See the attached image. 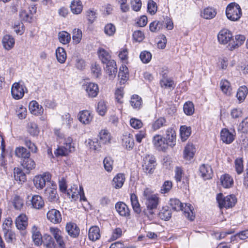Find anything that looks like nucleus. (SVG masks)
<instances>
[{
    "instance_id": "nucleus-11",
    "label": "nucleus",
    "mask_w": 248,
    "mask_h": 248,
    "mask_svg": "<svg viewBox=\"0 0 248 248\" xmlns=\"http://www.w3.org/2000/svg\"><path fill=\"white\" fill-rule=\"evenodd\" d=\"M164 139L169 146L173 148L176 144V134L175 129L172 127L168 128Z\"/></svg>"
},
{
    "instance_id": "nucleus-4",
    "label": "nucleus",
    "mask_w": 248,
    "mask_h": 248,
    "mask_svg": "<svg viewBox=\"0 0 248 248\" xmlns=\"http://www.w3.org/2000/svg\"><path fill=\"white\" fill-rule=\"evenodd\" d=\"M27 91L26 87L24 84H21L20 82H15L11 87V94L13 98L16 100L22 98L25 93Z\"/></svg>"
},
{
    "instance_id": "nucleus-38",
    "label": "nucleus",
    "mask_w": 248,
    "mask_h": 248,
    "mask_svg": "<svg viewBox=\"0 0 248 248\" xmlns=\"http://www.w3.org/2000/svg\"><path fill=\"white\" fill-rule=\"evenodd\" d=\"M70 34L65 31H60L58 33V39L60 43L63 45L68 44L71 41Z\"/></svg>"
},
{
    "instance_id": "nucleus-3",
    "label": "nucleus",
    "mask_w": 248,
    "mask_h": 248,
    "mask_svg": "<svg viewBox=\"0 0 248 248\" xmlns=\"http://www.w3.org/2000/svg\"><path fill=\"white\" fill-rule=\"evenodd\" d=\"M217 200L220 208H225L227 209L232 208L234 206L236 202V199L234 195H231L224 197L222 193L217 195Z\"/></svg>"
},
{
    "instance_id": "nucleus-8",
    "label": "nucleus",
    "mask_w": 248,
    "mask_h": 248,
    "mask_svg": "<svg viewBox=\"0 0 248 248\" xmlns=\"http://www.w3.org/2000/svg\"><path fill=\"white\" fill-rule=\"evenodd\" d=\"M157 165L155 157L152 155H146L143 159L142 169L145 170H152L155 169Z\"/></svg>"
},
{
    "instance_id": "nucleus-44",
    "label": "nucleus",
    "mask_w": 248,
    "mask_h": 248,
    "mask_svg": "<svg viewBox=\"0 0 248 248\" xmlns=\"http://www.w3.org/2000/svg\"><path fill=\"white\" fill-rule=\"evenodd\" d=\"M82 37V31L79 29H74L72 31V39L74 44L80 43Z\"/></svg>"
},
{
    "instance_id": "nucleus-17",
    "label": "nucleus",
    "mask_w": 248,
    "mask_h": 248,
    "mask_svg": "<svg viewBox=\"0 0 248 248\" xmlns=\"http://www.w3.org/2000/svg\"><path fill=\"white\" fill-rule=\"evenodd\" d=\"M115 208L119 214L124 217H129L130 215V210L127 205L123 202H118L115 204Z\"/></svg>"
},
{
    "instance_id": "nucleus-39",
    "label": "nucleus",
    "mask_w": 248,
    "mask_h": 248,
    "mask_svg": "<svg viewBox=\"0 0 248 248\" xmlns=\"http://www.w3.org/2000/svg\"><path fill=\"white\" fill-rule=\"evenodd\" d=\"M180 133L181 140L182 141H185L191 135V128L186 125H182L180 127Z\"/></svg>"
},
{
    "instance_id": "nucleus-45",
    "label": "nucleus",
    "mask_w": 248,
    "mask_h": 248,
    "mask_svg": "<svg viewBox=\"0 0 248 248\" xmlns=\"http://www.w3.org/2000/svg\"><path fill=\"white\" fill-rule=\"evenodd\" d=\"M130 104L134 108L139 109L142 105V99L138 95H134L131 98Z\"/></svg>"
},
{
    "instance_id": "nucleus-20",
    "label": "nucleus",
    "mask_w": 248,
    "mask_h": 248,
    "mask_svg": "<svg viewBox=\"0 0 248 248\" xmlns=\"http://www.w3.org/2000/svg\"><path fill=\"white\" fill-rule=\"evenodd\" d=\"M2 232L4 238L8 243H13L16 240V234L11 229L3 227Z\"/></svg>"
},
{
    "instance_id": "nucleus-6",
    "label": "nucleus",
    "mask_w": 248,
    "mask_h": 248,
    "mask_svg": "<svg viewBox=\"0 0 248 248\" xmlns=\"http://www.w3.org/2000/svg\"><path fill=\"white\" fill-rule=\"evenodd\" d=\"M217 39L218 42L221 44H227L229 43V46H231L233 41V36L232 32L226 29L221 30L217 35Z\"/></svg>"
},
{
    "instance_id": "nucleus-41",
    "label": "nucleus",
    "mask_w": 248,
    "mask_h": 248,
    "mask_svg": "<svg viewBox=\"0 0 248 248\" xmlns=\"http://www.w3.org/2000/svg\"><path fill=\"white\" fill-rule=\"evenodd\" d=\"M56 55L58 61L61 63H63L66 59V53L62 47H58L56 50Z\"/></svg>"
},
{
    "instance_id": "nucleus-22",
    "label": "nucleus",
    "mask_w": 248,
    "mask_h": 248,
    "mask_svg": "<svg viewBox=\"0 0 248 248\" xmlns=\"http://www.w3.org/2000/svg\"><path fill=\"white\" fill-rule=\"evenodd\" d=\"M16 227L18 230H24L28 225V218L24 214H21L16 219Z\"/></svg>"
},
{
    "instance_id": "nucleus-35",
    "label": "nucleus",
    "mask_w": 248,
    "mask_h": 248,
    "mask_svg": "<svg viewBox=\"0 0 248 248\" xmlns=\"http://www.w3.org/2000/svg\"><path fill=\"white\" fill-rule=\"evenodd\" d=\"M130 201L134 212L137 214H140L141 212L140 206L138 197L135 194L132 193L130 195Z\"/></svg>"
},
{
    "instance_id": "nucleus-42",
    "label": "nucleus",
    "mask_w": 248,
    "mask_h": 248,
    "mask_svg": "<svg viewBox=\"0 0 248 248\" xmlns=\"http://www.w3.org/2000/svg\"><path fill=\"white\" fill-rule=\"evenodd\" d=\"M170 204L172 209L175 211H183L184 207L183 204L181 202L177 199H172L170 200Z\"/></svg>"
},
{
    "instance_id": "nucleus-2",
    "label": "nucleus",
    "mask_w": 248,
    "mask_h": 248,
    "mask_svg": "<svg viewBox=\"0 0 248 248\" xmlns=\"http://www.w3.org/2000/svg\"><path fill=\"white\" fill-rule=\"evenodd\" d=\"M226 15L230 20H238L242 15L240 6L235 2L229 4L226 7Z\"/></svg>"
},
{
    "instance_id": "nucleus-40",
    "label": "nucleus",
    "mask_w": 248,
    "mask_h": 248,
    "mask_svg": "<svg viewBox=\"0 0 248 248\" xmlns=\"http://www.w3.org/2000/svg\"><path fill=\"white\" fill-rule=\"evenodd\" d=\"M220 181L222 186L225 188L230 187L233 184L232 178L228 174H225L221 176Z\"/></svg>"
},
{
    "instance_id": "nucleus-58",
    "label": "nucleus",
    "mask_w": 248,
    "mask_h": 248,
    "mask_svg": "<svg viewBox=\"0 0 248 248\" xmlns=\"http://www.w3.org/2000/svg\"><path fill=\"white\" fill-rule=\"evenodd\" d=\"M130 125L132 128L138 129L142 127L143 123L140 119L132 118L130 120Z\"/></svg>"
},
{
    "instance_id": "nucleus-43",
    "label": "nucleus",
    "mask_w": 248,
    "mask_h": 248,
    "mask_svg": "<svg viewBox=\"0 0 248 248\" xmlns=\"http://www.w3.org/2000/svg\"><path fill=\"white\" fill-rule=\"evenodd\" d=\"M32 238L35 244L37 246L39 245L42 242V236L35 226H33L32 228Z\"/></svg>"
},
{
    "instance_id": "nucleus-48",
    "label": "nucleus",
    "mask_w": 248,
    "mask_h": 248,
    "mask_svg": "<svg viewBox=\"0 0 248 248\" xmlns=\"http://www.w3.org/2000/svg\"><path fill=\"white\" fill-rule=\"evenodd\" d=\"M70 152H72V151H70L69 148H67L64 146H61L58 147L54 154L56 156H66Z\"/></svg>"
},
{
    "instance_id": "nucleus-64",
    "label": "nucleus",
    "mask_w": 248,
    "mask_h": 248,
    "mask_svg": "<svg viewBox=\"0 0 248 248\" xmlns=\"http://www.w3.org/2000/svg\"><path fill=\"white\" fill-rule=\"evenodd\" d=\"M148 10L151 15H154L157 11V5L153 0H149L147 5Z\"/></svg>"
},
{
    "instance_id": "nucleus-25",
    "label": "nucleus",
    "mask_w": 248,
    "mask_h": 248,
    "mask_svg": "<svg viewBox=\"0 0 248 248\" xmlns=\"http://www.w3.org/2000/svg\"><path fill=\"white\" fill-rule=\"evenodd\" d=\"M2 42L3 47L8 50L12 49L15 43V39L11 35L8 34L3 36Z\"/></svg>"
},
{
    "instance_id": "nucleus-21",
    "label": "nucleus",
    "mask_w": 248,
    "mask_h": 248,
    "mask_svg": "<svg viewBox=\"0 0 248 248\" xmlns=\"http://www.w3.org/2000/svg\"><path fill=\"white\" fill-rule=\"evenodd\" d=\"M29 108L31 114L34 115H41L43 113V107L36 101H32L29 105Z\"/></svg>"
},
{
    "instance_id": "nucleus-63",
    "label": "nucleus",
    "mask_w": 248,
    "mask_h": 248,
    "mask_svg": "<svg viewBox=\"0 0 248 248\" xmlns=\"http://www.w3.org/2000/svg\"><path fill=\"white\" fill-rule=\"evenodd\" d=\"M104 166L106 170H111L113 169V161L110 157H106L103 160Z\"/></svg>"
},
{
    "instance_id": "nucleus-60",
    "label": "nucleus",
    "mask_w": 248,
    "mask_h": 248,
    "mask_svg": "<svg viewBox=\"0 0 248 248\" xmlns=\"http://www.w3.org/2000/svg\"><path fill=\"white\" fill-rule=\"evenodd\" d=\"M14 178L19 183H22L26 180V176L24 171H14Z\"/></svg>"
},
{
    "instance_id": "nucleus-53",
    "label": "nucleus",
    "mask_w": 248,
    "mask_h": 248,
    "mask_svg": "<svg viewBox=\"0 0 248 248\" xmlns=\"http://www.w3.org/2000/svg\"><path fill=\"white\" fill-rule=\"evenodd\" d=\"M128 69L125 66H123L122 67H121L120 68L119 72L118 73V76L119 77L121 78V82L123 81V83L125 81L127 78H128Z\"/></svg>"
},
{
    "instance_id": "nucleus-26",
    "label": "nucleus",
    "mask_w": 248,
    "mask_h": 248,
    "mask_svg": "<svg viewBox=\"0 0 248 248\" xmlns=\"http://www.w3.org/2000/svg\"><path fill=\"white\" fill-rule=\"evenodd\" d=\"M31 203L32 207L36 209H40L44 205V202L42 198L37 195H34L32 197Z\"/></svg>"
},
{
    "instance_id": "nucleus-46",
    "label": "nucleus",
    "mask_w": 248,
    "mask_h": 248,
    "mask_svg": "<svg viewBox=\"0 0 248 248\" xmlns=\"http://www.w3.org/2000/svg\"><path fill=\"white\" fill-rule=\"evenodd\" d=\"M21 165L24 169L30 170L35 169V163L33 160L29 157V158L24 159L21 162Z\"/></svg>"
},
{
    "instance_id": "nucleus-50",
    "label": "nucleus",
    "mask_w": 248,
    "mask_h": 248,
    "mask_svg": "<svg viewBox=\"0 0 248 248\" xmlns=\"http://www.w3.org/2000/svg\"><path fill=\"white\" fill-rule=\"evenodd\" d=\"M220 88L222 91L225 94L229 95L231 93V88L230 83L226 80H222L220 83Z\"/></svg>"
},
{
    "instance_id": "nucleus-30",
    "label": "nucleus",
    "mask_w": 248,
    "mask_h": 248,
    "mask_svg": "<svg viewBox=\"0 0 248 248\" xmlns=\"http://www.w3.org/2000/svg\"><path fill=\"white\" fill-rule=\"evenodd\" d=\"M90 240L94 241L98 239L100 237V229L97 226H93L89 230L88 234Z\"/></svg>"
},
{
    "instance_id": "nucleus-18",
    "label": "nucleus",
    "mask_w": 248,
    "mask_h": 248,
    "mask_svg": "<svg viewBox=\"0 0 248 248\" xmlns=\"http://www.w3.org/2000/svg\"><path fill=\"white\" fill-rule=\"evenodd\" d=\"M65 229L68 234L72 237L76 238L79 234V229L77 224L74 223H67Z\"/></svg>"
},
{
    "instance_id": "nucleus-52",
    "label": "nucleus",
    "mask_w": 248,
    "mask_h": 248,
    "mask_svg": "<svg viewBox=\"0 0 248 248\" xmlns=\"http://www.w3.org/2000/svg\"><path fill=\"white\" fill-rule=\"evenodd\" d=\"M104 31L107 35L112 36L116 32L115 26L112 23H108L105 26Z\"/></svg>"
},
{
    "instance_id": "nucleus-24",
    "label": "nucleus",
    "mask_w": 248,
    "mask_h": 248,
    "mask_svg": "<svg viewBox=\"0 0 248 248\" xmlns=\"http://www.w3.org/2000/svg\"><path fill=\"white\" fill-rule=\"evenodd\" d=\"M106 64L107 65L106 67V72L111 78H114L117 72L116 62L114 60H111Z\"/></svg>"
},
{
    "instance_id": "nucleus-51",
    "label": "nucleus",
    "mask_w": 248,
    "mask_h": 248,
    "mask_svg": "<svg viewBox=\"0 0 248 248\" xmlns=\"http://www.w3.org/2000/svg\"><path fill=\"white\" fill-rule=\"evenodd\" d=\"M192 208V207L191 206L190 204H185V206L183 210L185 217L191 221L194 219Z\"/></svg>"
},
{
    "instance_id": "nucleus-61",
    "label": "nucleus",
    "mask_w": 248,
    "mask_h": 248,
    "mask_svg": "<svg viewBox=\"0 0 248 248\" xmlns=\"http://www.w3.org/2000/svg\"><path fill=\"white\" fill-rule=\"evenodd\" d=\"M238 130L242 133L248 132V117H246L238 125Z\"/></svg>"
},
{
    "instance_id": "nucleus-5",
    "label": "nucleus",
    "mask_w": 248,
    "mask_h": 248,
    "mask_svg": "<svg viewBox=\"0 0 248 248\" xmlns=\"http://www.w3.org/2000/svg\"><path fill=\"white\" fill-rule=\"evenodd\" d=\"M152 143L158 151L165 152L168 148L169 145L164 137L161 135L156 134L155 135L153 138Z\"/></svg>"
},
{
    "instance_id": "nucleus-12",
    "label": "nucleus",
    "mask_w": 248,
    "mask_h": 248,
    "mask_svg": "<svg viewBox=\"0 0 248 248\" xmlns=\"http://www.w3.org/2000/svg\"><path fill=\"white\" fill-rule=\"evenodd\" d=\"M196 149L195 145L190 142H188L185 146L183 151V157L188 161H191L194 158Z\"/></svg>"
},
{
    "instance_id": "nucleus-57",
    "label": "nucleus",
    "mask_w": 248,
    "mask_h": 248,
    "mask_svg": "<svg viewBox=\"0 0 248 248\" xmlns=\"http://www.w3.org/2000/svg\"><path fill=\"white\" fill-rule=\"evenodd\" d=\"M141 61L144 63H148L152 59L151 53L147 51H144L140 53V56Z\"/></svg>"
},
{
    "instance_id": "nucleus-49",
    "label": "nucleus",
    "mask_w": 248,
    "mask_h": 248,
    "mask_svg": "<svg viewBox=\"0 0 248 248\" xmlns=\"http://www.w3.org/2000/svg\"><path fill=\"white\" fill-rule=\"evenodd\" d=\"M183 109L185 113L187 115H191L194 113V107L192 102L188 101L184 105Z\"/></svg>"
},
{
    "instance_id": "nucleus-47",
    "label": "nucleus",
    "mask_w": 248,
    "mask_h": 248,
    "mask_svg": "<svg viewBox=\"0 0 248 248\" xmlns=\"http://www.w3.org/2000/svg\"><path fill=\"white\" fill-rule=\"evenodd\" d=\"M247 94V88L245 86H241L238 90L236 96L239 101L242 102L245 99Z\"/></svg>"
},
{
    "instance_id": "nucleus-16",
    "label": "nucleus",
    "mask_w": 248,
    "mask_h": 248,
    "mask_svg": "<svg viewBox=\"0 0 248 248\" xmlns=\"http://www.w3.org/2000/svg\"><path fill=\"white\" fill-rule=\"evenodd\" d=\"M45 195L49 202H57L59 199V196L57 194L56 186L52 185V187H47L45 190Z\"/></svg>"
},
{
    "instance_id": "nucleus-34",
    "label": "nucleus",
    "mask_w": 248,
    "mask_h": 248,
    "mask_svg": "<svg viewBox=\"0 0 248 248\" xmlns=\"http://www.w3.org/2000/svg\"><path fill=\"white\" fill-rule=\"evenodd\" d=\"M125 178L123 173H118L113 179L112 184L114 187L116 188H121L124 183Z\"/></svg>"
},
{
    "instance_id": "nucleus-23",
    "label": "nucleus",
    "mask_w": 248,
    "mask_h": 248,
    "mask_svg": "<svg viewBox=\"0 0 248 248\" xmlns=\"http://www.w3.org/2000/svg\"><path fill=\"white\" fill-rule=\"evenodd\" d=\"M79 121L83 124H89L92 120L93 116L90 111L82 110L80 111L78 115Z\"/></svg>"
},
{
    "instance_id": "nucleus-10",
    "label": "nucleus",
    "mask_w": 248,
    "mask_h": 248,
    "mask_svg": "<svg viewBox=\"0 0 248 248\" xmlns=\"http://www.w3.org/2000/svg\"><path fill=\"white\" fill-rule=\"evenodd\" d=\"M235 131L234 129L229 131L227 128H223L220 132V139L223 142L230 144L234 140Z\"/></svg>"
},
{
    "instance_id": "nucleus-55",
    "label": "nucleus",
    "mask_w": 248,
    "mask_h": 248,
    "mask_svg": "<svg viewBox=\"0 0 248 248\" xmlns=\"http://www.w3.org/2000/svg\"><path fill=\"white\" fill-rule=\"evenodd\" d=\"M28 131L31 135L33 136H37L39 132L37 124L32 122L29 124Z\"/></svg>"
},
{
    "instance_id": "nucleus-32",
    "label": "nucleus",
    "mask_w": 248,
    "mask_h": 248,
    "mask_svg": "<svg viewBox=\"0 0 248 248\" xmlns=\"http://www.w3.org/2000/svg\"><path fill=\"white\" fill-rule=\"evenodd\" d=\"M15 154L18 157L22 158L24 159L29 158L30 156V152L23 147L16 148L15 150Z\"/></svg>"
},
{
    "instance_id": "nucleus-7",
    "label": "nucleus",
    "mask_w": 248,
    "mask_h": 248,
    "mask_svg": "<svg viewBox=\"0 0 248 248\" xmlns=\"http://www.w3.org/2000/svg\"><path fill=\"white\" fill-rule=\"evenodd\" d=\"M51 176L48 172H46L43 175H37L34 177L33 183L37 189H42L46 185V182L50 181Z\"/></svg>"
},
{
    "instance_id": "nucleus-59",
    "label": "nucleus",
    "mask_w": 248,
    "mask_h": 248,
    "mask_svg": "<svg viewBox=\"0 0 248 248\" xmlns=\"http://www.w3.org/2000/svg\"><path fill=\"white\" fill-rule=\"evenodd\" d=\"M16 113L18 117L20 119H24L25 118L27 115L26 108L22 105H20L17 107L16 109Z\"/></svg>"
},
{
    "instance_id": "nucleus-13",
    "label": "nucleus",
    "mask_w": 248,
    "mask_h": 248,
    "mask_svg": "<svg viewBox=\"0 0 248 248\" xmlns=\"http://www.w3.org/2000/svg\"><path fill=\"white\" fill-rule=\"evenodd\" d=\"M47 218L54 224H58L62 221V216L60 212L55 209H52L48 211L46 215Z\"/></svg>"
},
{
    "instance_id": "nucleus-9",
    "label": "nucleus",
    "mask_w": 248,
    "mask_h": 248,
    "mask_svg": "<svg viewBox=\"0 0 248 248\" xmlns=\"http://www.w3.org/2000/svg\"><path fill=\"white\" fill-rule=\"evenodd\" d=\"M83 89L86 91L89 97H96L99 93L98 85L93 82H85L82 85Z\"/></svg>"
},
{
    "instance_id": "nucleus-33",
    "label": "nucleus",
    "mask_w": 248,
    "mask_h": 248,
    "mask_svg": "<svg viewBox=\"0 0 248 248\" xmlns=\"http://www.w3.org/2000/svg\"><path fill=\"white\" fill-rule=\"evenodd\" d=\"M167 125V121L165 118L159 117L152 124V128L154 131H156L163 126Z\"/></svg>"
},
{
    "instance_id": "nucleus-28",
    "label": "nucleus",
    "mask_w": 248,
    "mask_h": 248,
    "mask_svg": "<svg viewBox=\"0 0 248 248\" xmlns=\"http://www.w3.org/2000/svg\"><path fill=\"white\" fill-rule=\"evenodd\" d=\"M246 37L244 35L241 34L236 35L235 36V41H232V45L229 49L232 50L241 45H242L245 41Z\"/></svg>"
},
{
    "instance_id": "nucleus-29",
    "label": "nucleus",
    "mask_w": 248,
    "mask_h": 248,
    "mask_svg": "<svg viewBox=\"0 0 248 248\" xmlns=\"http://www.w3.org/2000/svg\"><path fill=\"white\" fill-rule=\"evenodd\" d=\"M71 10L74 14H80L83 9L82 2L79 0H74L70 5Z\"/></svg>"
},
{
    "instance_id": "nucleus-14",
    "label": "nucleus",
    "mask_w": 248,
    "mask_h": 248,
    "mask_svg": "<svg viewBox=\"0 0 248 248\" xmlns=\"http://www.w3.org/2000/svg\"><path fill=\"white\" fill-rule=\"evenodd\" d=\"M122 145L126 150L130 151L134 147L135 143L133 136L132 134L126 133L123 136Z\"/></svg>"
},
{
    "instance_id": "nucleus-54",
    "label": "nucleus",
    "mask_w": 248,
    "mask_h": 248,
    "mask_svg": "<svg viewBox=\"0 0 248 248\" xmlns=\"http://www.w3.org/2000/svg\"><path fill=\"white\" fill-rule=\"evenodd\" d=\"M149 28L151 31L157 32L163 28V24L159 21H155L150 23Z\"/></svg>"
},
{
    "instance_id": "nucleus-19",
    "label": "nucleus",
    "mask_w": 248,
    "mask_h": 248,
    "mask_svg": "<svg viewBox=\"0 0 248 248\" xmlns=\"http://www.w3.org/2000/svg\"><path fill=\"white\" fill-rule=\"evenodd\" d=\"M98 137L100 144H102L103 146L110 143L111 140L110 134L107 130H101L99 133Z\"/></svg>"
},
{
    "instance_id": "nucleus-1",
    "label": "nucleus",
    "mask_w": 248,
    "mask_h": 248,
    "mask_svg": "<svg viewBox=\"0 0 248 248\" xmlns=\"http://www.w3.org/2000/svg\"><path fill=\"white\" fill-rule=\"evenodd\" d=\"M143 199L145 200L146 208L143 213L148 218H152L159 202V198L157 194L150 188H146L143 193Z\"/></svg>"
},
{
    "instance_id": "nucleus-62",
    "label": "nucleus",
    "mask_w": 248,
    "mask_h": 248,
    "mask_svg": "<svg viewBox=\"0 0 248 248\" xmlns=\"http://www.w3.org/2000/svg\"><path fill=\"white\" fill-rule=\"evenodd\" d=\"M107 106L106 102L104 100H100L98 103L97 111L98 113L103 116L107 111Z\"/></svg>"
},
{
    "instance_id": "nucleus-31",
    "label": "nucleus",
    "mask_w": 248,
    "mask_h": 248,
    "mask_svg": "<svg viewBox=\"0 0 248 248\" xmlns=\"http://www.w3.org/2000/svg\"><path fill=\"white\" fill-rule=\"evenodd\" d=\"M99 58L102 63H106L111 61L109 53L103 48H100L98 50Z\"/></svg>"
},
{
    "instance_id": "nucleus-37",
    "label": "nucleus",
    "mask_w": 248,
    "mask_h": 248,
    "mask_svg": "<svg viewBox=\"0 0 248 248\" xmlns=\"http://www.w3.org/2000/svg\"><path fill=\"white\" fill-rule=\"evenodd\" d=\"M161 87L165 89H173L174 88V82L170 78H168L165 75H163L162 78L160 82Z\"/></svg>"
},
{
    "instance_id": "nucleus-36",
    "label": "nucleus",
    "mask_w": 248,
    "mask_h": 248,
    "mask_svg": "<svg viewBox=\"0 0 248 248\" xmlns=\"http://www.w3.org/2000/svg\"><path fill=\"white\" fill-rule=\"evenodd\" d=\"M86 142L87 146L94 151H99L103 146L102 144H100L98 139L94 140L88 139Z\"/></svg>"
},
{
    "instance_id": "nucleus-56",
    "label": "nucleus",
    "mask_w": 248,
    "mask_h": 248,
    "mask_svg": "<svg viewBox=\"0 0 248 248\" xmlns=\"http://www.w3.org/2000/svg\"><path fill=\"white\" fill-rule=\"evenodd\" d=\"M13 205L15 209L20 210L23 207L24 201L19 196H15L13 200Z\"/></svg>"
},
{
    "instance_id": "nucleus-27",
    "label": "nucleus",
    "mask_w": 248,
    "mask_h": 248,
    "mask_svg": "<svg viewBox=\"0 0 248 248\" xmlns=\"http://www.w3.org/2000/svg\"><path fill=\"white\" fill-rule=\"evenodd\" d=\"M217 15L216 10L212 7L205 8L201 13V16L206 19H211Z\"/></svg>"
},
{
    "instance_id": "nucleus-15",
    "label": "nucleus",
    "mask_w": 248,
    "mask_h": 248,
    "mask_svg": "<svg viewBox=\"0 0 248 248\" xmlns=\"http://www.w3.org/2000/svg\"><path fill=\"white\" fill-rule=\"evenodd\" d=\"M50 232L61 248H64L65 243L63 239L61 231L57 228L50 227Z\"/></svg>"
}]
</instances>
